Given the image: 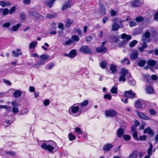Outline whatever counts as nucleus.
I'll return each mask as SVG.
<instances>
[{"label":"nucleus","instance_id":"obj_1","mask_svg":"<svg viewBox=\"0 0 158 158\" xmlns=\"http://www.w3.org/2000/svg\"><path fill=\"white\" fill-rule=\"evenodd\" d=\"M39 145L42 148L51 152L54 150L56 143L52 140L41 141L39 142Z\"/></svg>","mask_w":158,"mask_h":158},{"label":"nucleus","instance_id":"obj_2","mask_svg":"<svg viewBox=\"0 0 158 158\" xmlns=\"http://www.w3.org/2000/svg\"><path fill=\"white\" fill-rule=\"evenodd\" d=\"M78 103L73 104L70 106L69 109V113L74 116H79L81 113V111L79 108Z\"/></svg>","mask_w":158,"mask_h":158},{"label":"nucleus","instance_id":"obj_3","mask_svg":"<svg viewBox=\"0 0 158 158\" xmlns=\"http://www.w3.org/2000/svg\"><path fill=\"white\" fill-rule=\"evenodd\" d=\"M135 94L131 90H130L128 91H125L124 94V97L125 98L124 100L123 99H122L121 100L123 102L126 104L128 102L127 100L128 98H133L135 97Z\"/></svg>","mask_w":158,"mask_h":158},{"label":"nucleus","instance_id":"obj_4","mask_svg":"<svg viewBox=\"0 0 158 158\" xmlns=\"http://www.w3.org/2000/svg\"><path fill=\"white\" fill-rule=\"evenodd\" d=\"M117 114V113L116 111L111 109L106 110L105 112V114L106 117H114Z\"/></svg>","mask_w":158,"mask_h":158},{"label":"nucleus","instance_id":"obj_5","mask_svg":"<svg viewBox=\"0 0 158 158\" xmlns=\"http://www.w3.org/2000/svg\"><path fill=\"white\" fill-rule=\"evenodd\" d=\"M135 106L136 108L139 109L143 108L145 106V102L142 99H138L135 102Z\"/></svg>","mask_w":158,"mask_h":158},{"label":"nucleus","instance_id":"obj_6","mask_svg":"<svg viewBox=\"0 0 158 158\" xmlns=\"http://www.w3.org/2000/svg\"><path fill=\"white\" fill-rule=\"evenodd\" d=\"M121 38L124 40L123 44H125L132 37L130 35L124 33L121 35Z\"/></svg>","mask_w":158,"mask_h":158},{"label":"nucleus","instance_id":"obj_7","mask_svg":"<svg viewBox=\"0 0 158 158\" xmlns=\"http://www.w3.org/2000/svg\"><path fill=\"white\" fill-rule=\"evenodd\" d=\"M80 51L85 54H89L91 52V50L89 47L85 46L81 47Z\"/></svg>","mask_w":158,"mask_h":158},{"label":"nucleus","instance_id":"obj_8","mask_svg":"<svg viewBox=\"0 0 158 158\" xmlns=\"http://www.w3.org/2000/svg\"><path fill=\"white\" fill-rule=\"evenodd\" d=\"M131 130L132 132V134L133 137L136 140L138 141L139 138L138 136V133L136 131V129L135 127L134 126H133L131 127Z\"/></svg>","mask_w":158,"mask_h":158},{"label":"nucleus","instance_id":"obj_9","mask_svg":"<svg viewBox=\"0 0 158 158\" xmlns=\"http://www.w3.org/2000/svg\"><path fill=\"white\" fill-rule=\"evenodd\" d=\"M113 21L114 23L112 25V30L113 31H116L119 28V25L117 24L118 23V19L115 18L113 19Z\"/></svg>","mask_w":158,"mask_h":158},{"label":"nucleus","instance_id":"obj_10","mask_svg":"<svg viewBox=\"0 0 158 158\" xmlns=\"http://www.w3.org/2000/svg\"><path fill=\"white\" fill-rule=\"evenodd\" d=\"M72 5L73 3L70 1L66 2L63 4L62 10H64L68 8H70Z\"/></svg>","mask_w":158,"mask_h":158},{"label":"nucleus","instance_id":"obj_11","mask_svg":"<svg viewBox=\"0 0 158 158\" xmlns=\"http://www.w3.org/2000/svg\"><path fill=\"white\" fill-rule=\"evenodd\" d=\"M150 35V33L148 31H147L145 32V34L143 35L142 38V40L145 41L147 40L148 42H149V38Z\"/></svg>","mask_w":158,"mask_h":158},{"label":"nucleus","instance_id":"obj_12","mask_svg":"<svg viewBox=\"0 0 158 158\" xmlns=\"http://www.w3.org/2000/svg\"><path fill=\"white\" fill-rule=\"evenodd\" d=\"M137 114L138 116L142 119L146 120H148L150 119L148 116L141 112H137Z\"/></svg>","mask_w":158,"mask_h":158},{"label":"nucleus","instance_id":"obj_13","mask_svg":"<svg viewBox=\"0 0 158 158\" xmlns=\"http://www.w3.org/2000/svg\"><path fill=\"white\" fill-rule=\"evenodd\" d=\"M138 52L137 51L134 50L130 54V57L131 60H134L137 58Z\"/></svg>","mask_w":158,"mask_h":158},{"label":"nucleus","instance_id":"obj_14","mask_svg":"<svg viewBox=\"0 0 158 158\" xmlns=\"http://www.w3.org/2000/svg\"><path fill=\"white\" fill-rule=\"evenodd\" d=\"M55 1V0H46L44 3L47 6L50 8L52 6Z\"/></svg>","mask_w":158,"mask_h":158},{"label":"nucleus","instance_id":"obj_15","mask_svg":"<svg viewBox=\"0 0 158 158\" xmlns=\"http://www.w3.org/2000/svg\"><path fill=\"white\" fill-rule=\"evenodd\" d=\"M146 92L148 94H152L153 92V89L151 86H146L145 88Z\"/></svg>","mask_w":158,"mask_h":158},{"label":"nucleus","instance_id":"obj_16","mask_svg":"<svg viewBox=\"0 0 158 158\" xmlns=\"http://www.w3.org/2000/svg\"><path fill=\"white\" fill-rule=\"evenodd\" d=\"M153 148V146L152 143H150V147L149 148L147 154L148 155L146 156L144 158H149L150 155H151L152 150Z\"/></svg>","mask_w":158,"mask_h":158},{"label":"nucleus","instance_id":"obj_17","mask_svg":"<svg viewBox=\"0 0 158 158\" xmlns=\"http://www.w3.org/2000/svg\"><path fill=\"white\" fill-rule=\"evenodd\" d=\"M128 74V76L130 77L131 75L128 73L127 70L125 68H122L120 74L126 76V74Z\"/></svg>","mask_w":158,"mask_h":158},{"label":"nucleus","instance_id":"obj_18","mask_svg":"<svg viewBox=\"0 0 158 158\" xmlns=\"http://www.w3.org/2000/svg\"><path fill=\"white\" fill-rule=\"evenodd\" d=\"M17 53H16L15 50H13L12 52L13 56L15 57H18L19 56L21 55L22 54V53L19 49H17Z\"/></svg>","mask_w":158,"mask_h":158},{"label":"nucleus","instance_id":"obj_19","mask_svg":"<svg viewBox=\"0 0 158 158\" xmlns=\"http://www.w3.org/2000/svg\"><path fill=\"white\" fill-rule=\"evenodd\" d=\"M113 147V145L111 144H107L104 146L103 149L105 151H108Z\"/></svg>","mask_w":158,"mask_h":158},{"label":"nucleus","instance_id":"obj_20","mask_svg":"<svg viewBox=\"0 0 158 158\" xmlns=\"http://www.w3.org/2000/svg\"><path fill=\"white\" fill-rule=\"evenodd\" d=\"M2 12V14L3 15H6L8 13L9 14V10L7 8L2 9V8H0V14L1 12Z\"/></svg>","mask_w":158,"mask_h":158},{"label":"nucleus","instance_id":"obj_21","mask_svg":"<svg viewBox=\"0 0 158 158\" xmlns=\"http://www.w3.org/2000/svg\"><path fill=\"white\" fill-rule=\"evenodd\" d=\"M55 64L53 62H50L48 64L45 66L46 69L51 70L54 66Z\"/></svg>","mask_w":158,"mask_h":158},{"label":"nucleus","instance_id":"obj_22","mask_svg":"<svg viewBox=\"0 0 158 158\" xmlns=\"http://www.w3.org/2000/svg\"><path fill=\"white\" fill-rule=\"evenodd\" d=\"M144 133L151 135H153L154 134L153 131L149 127L145 129L144 130Z\"/></svg>","mask_w":158,"mask_h":158},{"label":"nucleus","instance_id":"obj_23","mask_svg":"<svg viewBox=\"0 0 158 158\" xmlns=\"http://www.w3.org/2000/svg\"><path fill=\"white\" fill-rule=\"evenodd\" d=\"M29 15L31 16H34L36 18H39L41 16V15L38 13L33 11H30L29 13Z\"/></svg>","mask_w":158,"mask_h":158},{"label":"nucleus","instance_id":"obj_24","mask_svg":"<svg viewBox=\"0 0 158 158\" xmlns=\"http://www.w3.org/2000/svg\"><path fill=\"white\" fill-rule=\"evenodd\" d=\"M124 134V130L123 129L120 128L117 132V135L118 137H121Z\"/></svg>","mask_w":158,"mask_h":158},{"label":"nucleus","instance_id":"obj_25","mask_svg":"<svg viewBox=\"0 0 158 158\" xmlns=\"http://www.w3.org/2000/svg\"><path fill=\"white\" fill-rule=\"evenodd\" d=\"M45 62L42 61H40L38 62L37 63L33 65L34 67L36 68H40L41 64H44Z\"/></svg>","mask_w":158,"mask_h":158},{"label":"nucleus","instance_id":"obj_26","mask_svg":"<svg viewBox=\"0 0 158 158\" xmlns=\"http://www.w3.org/2000/svg\"><path fill=\"white\" fill-rule=\"evenodd\" d=\"M140 3L139 0H135L133 1L131 3V5L134 7H137L140 5Z\"/></svg>","mask_w":158,"mask_h":158},{"label":"nucleus","instance_id":"obj_27","mask_svg":"<svg viewBox=\"0 0 158 158\" xmlns=\"http://www.w3.org/2000/svg\"><path fill=\"white\" fill-rule=\"evenodd\" d=\"M156 63V62L154 60H149L147 62V64L149 66H153Z\"/></svg>","mask_w":158,"mask_h":158},{"label":"nucleus","instance_id":"obj_28","mask_svg":"<svg viewBox=\"0 0 158 158\" xmlns=\"http://www.w3.org/2000/svg\"><path fill=\"white\" fill-rule=\"evenodd\" d=\"M22 94L20 90H15L13 94L14 97L17 98L20 97Z\"/></svg>","mask_w":158,"mask_h":158},{"label":"nucleus","instance_id":"obj_29","mask_svg":"<svg viewBox=\"0 0 158 158\" xmlns=\"http://www.w3.org/2000/svg\"><path fill=\"white\" fill-rule=\"evenodd\" d=\"M89 103V101L88 100H85L81 103H78L79 106L83 107L87 106Z\"/></svg>","mask_w":158,"mask_h":158},{"label":"nucleus","instance_id":"obj_30","mask_svg":"<svg viewBox=\"0 0 158 158\" xmlns=\"http://www.w3.org/2000/svg\"><path fill=\"white\" fill-rule=\"evenodd\" d=\"M37 44V42L33 41L30 44L29 47L30 49L34 48L36 47Z\"/></svg>","mask_w":158,"mask_h":158},{"label":"nucleus","instance_id":"obj_31","mask_svg":"<svg viewBox=\"0 0 158 158\" xmlns=\"http://www.w3.org/2000/svg\"><path fill=\"white\" fill-rule=\"evenodd\" d=\"M70 55L69 56V57L73 58L76 55V50H73L71 51V52H69Z\"/></svg>","mask_w":158,"mask_h":158},{"label":"nucleus","instance_id":"obj_32","mask_svg":"<svg viewBox=\"0 0 158 158\" xmlns=\"http://www.w3.org/2000/svg\"><path fill=\"white\" fill-rule=\"evenodd\" d=\"M20 24H17L13 26L10 28L11 30L14 31H17L19 27H20Z\"/></svg>","mask_w":158,"mask_h":158},{"label":"nucleus","instance_id":"obj_33","mask_svg":"<svg viewBox=\"0 0 158 158\" xmlns=\"http://www.w3.org/2000/svg\"><path fill=\"white\" fill-rule=\"evenodd\" d=\"M40 58L43 60H47L49 58V56L48 55L44 54L40 56Z\"/></svg>","mask_w":158,"mask_h":158},{"label":"nucleus","instance_id":"obj_34","mask_svg":"<svg viewBox=\"0 0 158 158\" xmlns=\"http://www.w3.org/2000/svg\"><path fill=\"white\" fill-rule=\"evenodd\" d=\"M138 155L137 151H134L129 156V158H136Z\"/></svg>","mask_w":158,"mask_h":158},{"label":"nucleus","instance_id":"obj_35","mask_svg":"<svg viewBox=\"0 0 158 158\" xmlns=\"http://www.w3.org/2000/svg\"><path fill=\"white\" fill-rule=\"evenodd\" d=\"M96 51L98 52H105L106 51V48L104 47H99L96 48Z\"/></svg>","mask_w":158,"mask_h":158},{"label":"nucleus","instance_id":"obj_36","mask_svg":"<svg viewBox=\"0 0 158 158\" xmlns=\"http://www.w3.org/2000/svg\"><path fill=\"white\" fill-rule=\"evenodd\" d=\"M73 23V21L69 19H67L66 21L65 26L67 27H69L71 26Z\"/></svg>","mask_w":158,"mask_h":158},{"label":"nucleus","instance_id":"obj_37","mask_svg":"<svg viewBox=\"0 0 158 158\" xmlns=\"http://www.w3.org/2000/svg\"><path fill=\"white\" fill-rule=\"evenodd\" d=\"M71 40L73 42L74 41L77 42L79 40V37L76 35H74L72 36L71 37Z\"/></svg>","mask_w":158,"mask_h":158},{"label":"nucleus","instance_id":"obj_38","mask_svg":"<svg viewBox=\"0 0 158 158\" xmlns=\"http://www.w3.org/2000/svg\"><path fill=\"white\" fill-rule=\"evenodd\" d=\"M75 132L78 134V135H80L81 134L82 131L81 130L80 128L78 127H76L75 128Z\"/></svg>","mask_w":158,"mask_h":158},{"label":"nucleus","instance_id":"obj_39","mask_svg":"<svg viewBox=\"0 0 158 158\" xmlns=\"http://www.w3.org/2000/svg\"><path fill=\"white\" fill-rule=\"evenodd\" d=\"M128 84L129 85L134 86L136 84V82L133 79L130 78L129 79Z\"/></svg>","mask_w":158,"mask_h":158},{"label":"nucleus","instance_id":"obj_40","mask_svg":"<svg viewBox=\"0 0 158 158\" xmlns=\"http://www.w3.org/2000/svg\"><path fill=\"white\" fill-rule=\"evenodd\" d=\"M110 91L113 94H116L118 91L117 88L116 87L113 86L110 89Z\"/></svg>","mask_w":158,"mask_h":158},{"label":"nucleus","instance_id":"obj_41","mask_svg":"<svg viewBox=\"0 0 158 158\" xmlns=\"http://www.w3.org/2000/svg\"><path fill=\"white\" fill-rule=\"evenodd\" d=\"M68 138L70 141H72L75 139V137L72 133H69L68 135Z\"/></svg>","mask_w":158,"mask_h":158},{"label":"nucleus","instance_id":"obj_42","mask_svg":"<svg viewBox=\"0 0 158 158\" xmlns=\"http://www.w3.org/2000/svg\"><path fill=\"white\" fill-rule=\"evenodd\" d=\"M110 69L113 73H114L116 71V66L114 65H111Z\"/></svg>","mask_w":158,"mask_h":158},{"label":"nucleus","instance_id":"obj_43","mask_svg":"<svg viewBox=\"0 0 158 158\" xmlns=\"http://www.w3.org/2000/svg\"><path fill=\"white\" fill-rule=\"evenodd\" d=\"M121 62L124 64H127L128 65L130 64V62L126 58H124L123 60L121 61Z\"/></svg>","mask_w":158,"mask_h":158},{"label":"nucleus","instance_id":"obj_44","mask_svg":"<svg viewBox=\"0 0 158 158\" xmlns=\"http://www.w3.org/2000/svg\"><path fill=\"white\" fill-rule=\"evenodd\" d=\"M138 43V42L136 40H134L133 41L131 42L129 46L130 47H134Z\"/></svg>","mask_w":158,"mask_h":158},{"label":"nucleus","instance_id":"obj_45","mask_svg":"<svg viewBox=\"0 0 158 158\" xmlns=\"http://www.w3.org/2000/svg\"><path fill=\"white\" fill-rule=\"evenodd\" d=\"M107 63L105 62L102 61L100 64V67L103 69H104L106 66Z\"/></svg>","mask_w":158,"mask_h":158},{"label":"nucleus","instance_id":"obj_46","mask_svg":"<svg viewBox=\"0 0 158 158\" xmlns=\"http://www.w3.org/2000/svg\"><path fill=\"white\" fill-rule=\"evenodd\" d=\"M125 76L121 75L119 78V80L120 81L125 82L126 81Z\"/></svg>","mask_w":158,"mask_h":158},{"label":"nucleus","instance_id":"obj_47","mask_svg":"<svg viewBox=\"0 0 158 158\" xmlns=\"http://www.w3.org/2000/svg\"><path fill=\"white\" fill-rule=\"evenodd\" d=\"M146 63V62L144 60H141L140 61L138 65L140 67L143 66Z\"/></svg>","mask_w":158,"mask_h":158},{"label":"nucleus","instance_id":"obj_48","mask_svg":"<svg viewBox=\"0 0 158 158\" xmlns=\"http://www.w3.org/2000/svg\"><path fill=\"white\" fill-rule=\"evenodd\" d=\"M104 98L105 99H107L109 100L111 99L112 97L109 94H106L104 95Z\"/></svg>","mask_w":158,"mask_h":158},{"label":"nucleus","instance_id":"obj_49","mask_svg":"<svg viewBox=\"0 0 158 158\" xmlns=\"http://www.w3.org/2000/svg\"><path fill=\"white\" fill-rule=\"evenodd\" d=\"M123 138L126 141L129 140L131 139V136L128 135H124L123 136Z\"/></svg>","mask_w":158,"mask_h":158},{"label":"nucleus","instance_id":"obj_50","mask_svg":"<svg viewBox=\"0 0 158 158\" xmlns=\"http://www.w3.org/2000/svg\"><path fill=\"white\" fill-rule=\"evenodd\" d=\"M5 109L7 110H10V107L8 106L5 105H0V109Z\"/></svg>","mask_w":158,"mask_h":158},{"label":"nucleus","instance_id":"obj_51","mask_svg":"<svg viewBox=\"0 0 158 158\" xmlns=\"http://www.w3.org/2000/svg\"><path fill=\"white\" fill-rule=\"evenodd\" d=\"M12 111L15 113H17L19 112V109L17 107H14L12 109Z\"/></svg>","mask_w":158,"mask_h":158},{"label":"nucleus","instance_id":"obj_52","mask_svg":"<svg viewBox=\"0 0 158 158\" xmlns=\"http://www.w3.org/2000/svg\"><path fill=\"white\" fill-rule=\"evenodd\" d=\"M149 113L151 115H154L156 114V111L153 109H151L149 110Z\"/></svg>","mask_w":158,"mask_h":158},{"label":"nucleus","instance_id":"obj_53","mask_svg":"<svg viewBox=\"0 0 158 158\" xmlns=\"http://www.w3.org/2000/svg\"><path fill=\"white\" fill-rule=\"evenodd\" d=\"M15 8L16 7L15 6H13L10 9V10H9V14H13L15 10Z\"/></svg>","mask_w":158,"mask_h":158},{"label":"nucleus","instance_id":"obj_54","mask_svg":"<svg viewBox=\"0 0 158 158\" xmlns=\"http://www.w3.org/2000/svg\"><path fill=\"white\" fill-rule=\"evenodd\" d=\"M147 136L145 135L140 136L139 138V140L141 141H144L146 139Z\"/></svg>","mask_w":158,"mask_h":158},{"label":"nucleus","instance_id":"obj_55","mask_svg":"<svg viewBox=\"0 0 158 158\" xmlns=\"http://www.w3.org/2000/svg\"><path fill=\"white\" fill-rule=\"evenodd\" d=\"M58 27L60 29H61L62 30H63L64 29V24L62 23H58Z\"/></svg>","mask_w":158,"mask_h":158},{"label":"nucleus","instance_id":"obj_56","mask_svg":"<svg viewBox=\"0 0 158 158\" xmlns=\"http://www.w3.org/2000/svg\"><path fill=\"white\" fill-rule=\"evenodd\" d=\"M28 112L29 110L28 109H25L22 111L21 114L22 115L26 114Z\"/></svg>","mask_w":158,"mask_h":158},{"label":"nucleus","instance_id":"obj_57","mask_svg":"<svg viewBox=\"0 0 158 158\" xmlns=\"http://www.w3.org/2000/svg\"><path fill=\"white\" fill-rule=\"evenodd\" d=\"M136 24L134 21H131L129 22V25L130 27H132L136 26Z\"/></svg>","mask_w":158,"mask_h":158},{"label":"nucleus","instance_id":"obj_58","mask_svg":"<svg viewBox=\"0 0 158 158\" xmlns=\"http://www.w3.org/2000/svg\"><path fill=\"white\" fill-rule=\"evenodd\" d=\"M143 44L142 45V47L143 48H146L147 46L146 44V43H148V42L147 41V40H145V41L143 40Z\"/></svg>","mask_w":158,"mask_h":158},{"label":"nucleus","instance_id":"obj_59","mask_svg":"<svg viewBox=\"0 0 158 158\" xmlns=\"http://www.w3.org/2000/svg\"><path fill=\"white\" fill-rule=\"evenodd\" d=\"M143 19V18L140 16L136 18V22H139L142 21Z\"/></svg>","mask_w":158,"mask_h":158},{"label":"nucleus","instance_id":"obj_60","mask_svg":"<svg viewBox=\"0 0 158 158\" xmlns=\"http://www.w3.org/2000/svg\"><path fill=\"white\" fill-rule=\"evenodd\" d=\"M77 33L78 34L80 35H82V32L81 31L79 28H77L75 29Z\"/></svg>","mask_w":158,"mask_h":158},{"label":"nucleus","instance_id":"obj_61","mask_svg":"<svg viewBox=\"0 0 158 158\" xmlns=\"http://www.w3.org/2000/svg\"><path fill=\"white\" fill-rule=\"evenodd\" d=\"M45 106H47L49 104V101L47 99L44 100L43 102Z\"/></svg>","mask_w":158,"mask_h":158},{"label":"nucleus","instance_id":"obj_62","mask_svg":"<svg viewBox=\"0 0 158 158\" xmlns=\"http://www.w3.org/2000/svg\"><path fill=\"white\" fill-rule=\"evenodd\" d=\"M72 42H73V41H72L71 39L67 41H66L65 42V44L66 45H68L70 44Z\"/></svg>","mask_w":158,"mask_h":158},{"label":"nucleus","instance_id":"obj_63","mask_svg":"<svg viewBox=\"0 0 158 158\" xmlns=\"http://www.w3.org/2000/svg\"><path fill=\"white\" fill-rule=\"evenodd\" d=\"M10 23H6L3 24V27H4L8 28L10 26Z\"/></svg>","mask_w":158,"mask_h":158},{"label":"nucleus","instance_id":"obj_64","mask_svg":"<svg viewBox=\"0 0 158 158\" xmlns=\"http://www.w3.org/2000/svg\"><path fill=\"white\" fill-rule=\"evenodd\" d=\"M13 106L15 107L19 106V104L17 103L16 101H14L12 102L11 103Z\"/></svg>","mask_w":158,"mask_h":158}]
</instances>
